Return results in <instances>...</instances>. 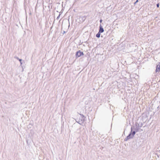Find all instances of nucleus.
<instances>
[{
	"instance_id": "nucleus-1",
	"label": "nucleus",
	"mask_w": 160,
	"mask_h": 160,
	"mask_svg": "<svg viewBox=\"0 0 160 160\" xmlns=\"http://www.w3.org/2000/svg\"><path fill=\"white\" fill-rule=\"evenodd\" d=\"M132 127H131V132L124 139V141H127L129 139L132 138L134 137L135 134V131H132Z\"/></svg>"
},
{
	"instance_id": "nucleus-2",
	"label": "nucleus",
	"mask_w": 160,
	"mask_h": 160,
	"mask_svg": "<svg viewBox=\"0 0 160 160\" xmlns=\"http://www.w3.org/2000/svg\"><path fill=\"white\" fill-rule=\"evenodd\" d=\"M80 115L81 116L79 118V120L78 121L76 120V121L80 124L81 125L85 121V117L83 114H80Z\"/></svg>"
},
{
	"instance_id": "nucleus-3",
	"label": "nucleus",
	"mask_w": 160,
	"mask_h": 160,
	"mask_svg": "<svg viewBox=\"0 0 160 160\" xmlns=\"http://www.w3.org/2000/svg\"><path fill=\"white\" fill-rule=\"evenodd\" d=\"M84 55V53L83 52H81L80 50H79L77 51L76 53V58H78L80 57L81 56H82Z\"/></svg>"
},
{
	"instance_id": "nucleus-4",
	"label": "nucleus",
	"mask_w": 160,
	"mask_h": 160,
	"mask_svg": "<svg viewBox=\"0 0 160 160\" xmlns=\"http://www.w3.org/2000/svg\"><path fill=\"white\" fill-rule=\"evenodd\" d=\"M138 123L137 122L136 123V128H135L134 127H132L133 128L134 130V131H135V133L136 132H138L139 129L140 128L139 127H138V126L137 125Z\"/></svg>"
},
{
	"instance_id": "nucleus-5",
	"label": "nucleus",
	"mask_w": 160,
	"mask_h": 160,
	"mask_svg": "<svg viewBox=\"0 0 160 160\" xmlns=\"http://www.w3.org/2000/svg\"><path fill=\"white\" fill-rule=\"evenodd\" d=\"M104 31V30L103 29V28L102 27L101 25V24H100L99 26V32L101 33H102Z\"/></svg>"
},
{
	"instance_id": "nucleus-6",
	"label": "nucleus",
	"mask_w": 160,
	"mask_h": 160,
	"mask_svg": "<svg viewBox=\"0 0 160 160\" xmlns=\"http://www.w3.org/2000/svg\"><path fill=\"white\" fill-rule=\"evenodd\" d=\"M160 71V64H158L157 65L156 69L155 70V72H159Z\"/></svg>"
},
{
	"instance_id": "nucleus-7",
	"label": "nucleus",
	"mask_w": 160,
	"mask_h": 160,
	"mask_svg": "<svg viewBox=\"0 0 160 160\" xmlns=\"http://www.w3.org/2000/svg\"><path fill=\"white\" fill-rule=\"evenodd\" d=\"M17 60H19V61L20 62V65L21 66L22 64V59H20L18 58V57H15Z\"/></svg>"
},
{
	"instance_id": "nucleus-8",
	"label": "nucleus",
	"mask_w": 160,
	"mask_h": 160,
	"mask_svg": "<svg viewBox=\"0 0 160 160\" xmlns=\"http://www.w3.org/2000/svg\"><path fill=\"white\" fill-rule=\"evenodd\" d=\"M101 33H100L99 32H98L96 34V37L98 38H99L100 37Z\"/></svg>"
},
{
	"instance_id": "nucleus-9",
	"label": "nucleus",
	"mask_w": 160,
	"mask_h": 160,
	"mask_svg": "<svg viewBox=\"0 0 160 160\" xmlns=\"http://www.w3.org/2000/svg\"><path fill=\"white\" fill-rule=\"evenodd\" d=\"M86 16H85L81 17L82 21L83 22H84L85 20V19H86Z\"/></svg>"
},
{
	"instance_id": "nucleus-10",
	"label": "nucleus",
	"mask_w": 160,
	"mask_h": 160,
	"mask_svg": "<svg viewBox=\"0 0 160 160\" xmlns=\"http://www.w3.org/2000/svg\"><path fill=\"white\" fill-rule=\"evenodd\" d=\"M137 125L138 126V127H139L140 128L142 126V122H141V123H139V124H138V123Z\"/></svg>"
},
{
	"instance_id": "nucleus-11",
	"label": "nucleus",
	"mask_w": 160,
	"mask_h": 160,
	"mask_svg": "<svg viewBox=\"0 0 160 160\" xmlns=\"http://www.w3.org/2000/svg\"><path fill=\"white\" fill-rule=\"evenodd\" d=\"M60 13L59 14V15L58 16V17H57V20H58L60 18Z\"/></svg>"
},
{
	"instance_id": "nucleus-12",
	"label": "nucleus",
	"mask_w": 160,
	"mask_h": 160,
	"mask_svg": "<svg viewBox=\"0 0 160 160\" xmlns=\"http://www.w3.org/2000/svg\"><path fill=\"white\" fill-rule=\"evenodd\" d=\"M138 2V0H137L136 1V2H134V5H135V4H136V3H137Z\"/></svg>"
},
{
	"instance_id": "nucleus-13",
	"label": "nucleus",
	"mask_w": 160,
	"mask_h": 160,
	"mask_svg": "<svg viewBox=\"0 0 160 160\" xmlns=\"http://www.w3.org/2000/svg\"><path fill=\"white\" fill-rule=\"evenodd\" d=\"M156 6L157 8H158L159 7V3H157L156 4Z\"/></svg>"
},
{
	"instance_id": "nucleus-14",
	"label": "nucleus",
	"mask_w": 160,
	"mask_h": 160,
	"mask_svg": "<svg viewBox=\"0 0 160 160\" xmlns=\"http://www.w3.org/2000/svg\"><path fill=\"white\" fill-rule=\"evenodd\" d=\"M102 21V19H101L100 20V23H101Z\"/></svg>"
},
{
	"instance_id": "nucleus-15",
	"label": "nucleus",
	"mask_w": 160,
	"mask_h": 160,
	"mask_svg": "<svg viewBox=\"0 0 160 160\" xmlns=\"http://www.w3.org/2000/svg\"><path fill=\"white\" fill-rule=\"evenodd\" d=\"M66 32L65 31H63V33H65Z\"/></svg>"
},
{
	"instance_id": "nucleus-16",
	"label": "nucleus",
	"mask_w": 160,
	"mask_h": 160,
	"mask_svg": "<svg viewBox=\"0 0 160 160\" xmlns=\"http://www.w3.org/2000/svg\"><path fill=\"white\" fill-rule=\"evenodd\" d=\"M159 108V106H158V107H157V108L158 109Z\"/></svg>"
},
{
	"instance_id": "nucleus-17",
	"label": "nucleus",
	"mask_w": 160,
	"mask_h": 160,
	"mask_svg": "<svg viewBox=\"0 0 160 160\" xmlns=\"http://www.w3.org/2000/svg\"><path fill=\"white\" fill-rule=\"evenodd\" d=\"M159 64H160V62L159 63Z\"/></svg>"
}]
</instances>
